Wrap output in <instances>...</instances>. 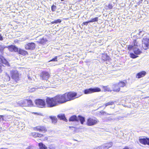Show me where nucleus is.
<instances>
[{
    "mask_svg": "<svg viewBox=\"0 0 149 149\" xmlns=\"http://www.w3.org/2000/svg\"><path fill=\"white\" fill-rule=\"evenodd\" d=\"M9 85H10L11 86H13V87H15L16 86V85H15V84H14V83L12 84H9Z\"/></svg>",
    "mask_w": 149,
    "mask_h": 149,
    "instance_id": "obj_49",
    "label": "nucleus"
},
{
    "mask_svg": "<svg viewBox=\"0 0 149 149\" xmlns=\"http://www.w3.org/2000/svg\"><path fill=\"white\" fill-rule=\"evenodd\" d=\"M11 73L12 74V79L14 80L15 82H16L19 79L17 71L16 70H13L11 71Z\"/></svg>",
    "mask_w": 149,
    "mask_h": 149,
    "instance_id": "obj_9",
    "label": "nucleus"
},
{
    "mask_svg": "<svg viewBox=\"0 0 149 149\" xmlns=\"http://www.w3.org/2000/svg\"><path fill=\"white\" fill-rule=\"evenodd\" d=\"M50 75L48 72L46 71L43 72L40 75V77L42 78V79L47 80L49 77Z\"/></svg>",
    "mask_w": 149,
    "mask_h": 149,
    "instance_id": "obj_11",
    "label": "nucleus"
},
{
    "mask_svg": "<svg viewBox=\"0 0 149 149\" xmlns=\"http://www.w3.org/2000/svg\"><path fill=\"white\" fill-rule=\"evenodd\" d=\"M35 113V114L37 113Z\"/></svg>",
    "mask_w": 149,
    "mask_h": 149,
    "instance_id": "obj_59",
    "label": "nucleus"
},
{
    "mask_svg": "<svg viewBox=\"0 0 149 149\" xmlns=\"http://www.w3.org/2000/svg\"><path fill=\"white\" fill-rule=\"evenodd\" d=\"M126 83V81L125 82L123 81H120L118 83V84L120 88V87H123L125 86Z\"/></svg>",
    "mask_w": 149,
    "mask_h": 149,
    "instance_id": "obj_22",
    "label": "nucleus"
},
{
    "mask_svg": "<svg viewBox=\"0 0 149 149\" xmlns=\"http://www.w3.org/2000/svg\"><path fill=\"white\" fill-rule=\"evenodd\" d=\"M141 42V40L139 38H137L136 39H134L133 41V45L135 47V48H136L138 47Z\"/></svg>",
    "mask_w": 149,
    "mask_h": 149,
    "instance_id": "obj_13",
    "label": "nucleus"
},
{
    "mask_svg": "<svg viewBox=\"0 0 149 149\" xmlns=\"http://www.w3.org/2000/svg\"><path fill=\"white\" fill-rule=\"evenodd\" d=\"M19 54L23 56H25L28 54V52L23 49L19 48Z\"/></svg>",
    "mask_w": 149,
    "mask_h": 149,
    "instance_id": "obj_18",
    "label": "nucleus"
},
{
    "mask_svg": "<svg viewBox=\"0 0 149 149\" xmlns=\"http://www.w3.org/2000/svg\"><path fill=\"white\" fill-rule=\"evenodd\" d=\"M2 71V70L1 68V66L0 65V72H1Z\"/></svg>",
    "mask_w": 149,
    "mask_h": 149,
    "instance_id": "obj_54",
    "label": "nucleus"
},
{
    "mask_svg": "<svg viewBox=\"0 0 149 149\" xmlns=\"http://www.w3.org/2000/svg\"><path fill=\"white\" fill-rule=\"evenodd\" d=\"M14 45H12L10 46H9L8 47V49L9 50L10 52H13V51L14 48Z\"/></svg>",
    "mask_w": 149,
    "mask_h": 149,
    "instance_id": "obj_35",
    "label": "nucleus"
},
{
    "mask_svg": "<svg viewBox=\"0 0 149 149\" xmlns=\"http://www.w3.org/2000/svg\"><path fill=\"white\" fill-rule=\"evenodd\" d=\"M0 64L7 65L8 64V62L3 56H1L0 58Z\"/></svg>",
    "mask_w": 149,
    "mask_h": 149,
    "instance_id": "obj_16",
    "label": "nucleus"
},
{
    "mask_svg": "<svg viewBox=\"0 0 149 149\" xmlns=\"http://www.w3.org/2000/svg\"><path fill=\"white\" fill-rule=\"evenodd\" d=\"M103 89L104 91H111V90L108 86H103Z\"/></svg>",
    "mask_w": 149,
    "mask_h": 149,
    "instance_id": "obj_30",
    "label": "nucleus"
},
{
    "mask_svg": "<svg viewBox=\"0 0 149 149\" xmlns=\"http://www.w3.org/2000/svg\"><path fill=\"white\" fill-rule=\"evenodd\" d=\"M27 77H28V79L29 80H31L32 79H31V77L29 75H28Z\"/></svg>",
    "mask_w": 149,
    "mask_h": 149,
    "instance_id": "obj_52",
    "label": "nucleus"
},
{
    "mask_svg": "<svg viewBox=\"0 0 149 149\" xmlns=\"http://www.w3.org/2000/svg\"><path fill=\"white\" fill-rule=\"evenodd\" d=\"M0 149H8L7 148H1Z\"/></svg>",
    "mask_w": 149,
    "mask_h": 149,
    "instance_id": "obj_57",
    "label": "nucleus"
},
{
    "mask_svg": "<svg viewBox=\"0 0 149 149\" xmlns=\"http://www.w3.org/2000/svg\"><path fill=\"white\" fill-rule=\"evenodd\" d=\"M139 141L142 144L149 145V138H141L139 139Z\"/></svg>",
    "mask_w": 149,
    "mask_h": 149,
    "instance_id": "obj_12",
    "label": "nucleus"
},
{
    "mask_svg": "<svg viewBox=\"0 0 149 149\" xmlns=\"http://www.w3.org/2000/svg\"><path fill=\"white\" fill-rule=\"evenodd\" d=\"M108 7L110 9H112L113 6L111 4H109L108 6Z\"/></svg>",
    "mask_w": 149,
    "mask_h": 149,
    "instance_id": "obj_46",
    "label": "nucleus"
},
{
    "mask_svg": "<svg viewBox=\"0 0 149 149\" xmlns=\"http://www.w3.org/2000/svg\"><path fill=\"white\" fill-rule=\"evenodd\" d=\"M57 104H61L67 102L65 94L63 95H58L54 97Z\"/></svg>",
    "mask_w": 149,
    "mask_h": 149,
    "instance_id": "obj_1",
    "label": "nucleus"
},
{
    "mask_svg": "<svg viewBox=\"0 0 149 149\" xmlns=\"http://www.w3.org/2000/svg\"><path fill=\"white\" fill-rule=\"evenodd\" d=\"M100 89L98 88H90L84 90V93L85 94H89L92 93L100 91Z\"/></svg>",
    "mask_w": 149,
    "mask_h": 149,
    "instance_id": "obj_8",
    "label": "nucleus"
},
{
    "mask_svg": "<svg viewBox=\"0 0 149 149\" xmlns=\"http://www.w3.org/2000/svg\"><path fill=\"white\" fill-rule=\"evenodd\" d=\"M35 102L37 107L40 108H43L46 105L44 100L38 99L35 100Z\"/></svg>",
    "mask_w": 149,
    "mask_h": 149,
    "instance_id": "obj_6",
    "label": "nucleus"
},
{
    "mask_svg": "<svg viewBox=\"0 0 149 149\" xmlns=\"http://www.w3.org/2000/svg\"><path fill=\"white\" fill-rule=\"evenodd\" d=\"M124 149H129V148L127 147H125Z\"/></svg>",
    "mask_w": 149,
    "mask_h": 149,
    "instance_id": "obj_56",
    "label": "nucleus"
},
{
    "mask_svg": "<svg viewBox=\"0 0 149 149\" xmlns=\"http://www.w3.org/2000/svg\"><path fill=\"white\" fill-rule=\"evenodd\" d=\"M56 6L53 5L51 7V10L52 11H55L56 9Z\"/></svg>",
    "mask_w": 149,
    "mask_h": 149,
    "instance_id": "obj_38",
    "label": "nucleus"
},
{
    "mask_svg": "<svg viewBox=\"0 0 149 149\" xmlns=\"http://www.w3.org/2000/svg\"><path fill=\"white\" fill-rule=\"evenodd\" d=\"M46 102L48 107H52L57 105L54 97H47L46 99Z\"/></svg>",
    "mask_w": 149,
    "mask_h": 149,
    "instance_id": "obj_2",
    "label": "nucleus"
},
{
    "mask_svg": "<svg viewBox=\"0 0 149 149\" xmlns=\"http://www.w3.org/2000/svg\"><path fill=\"white\" fill-rule=\"evenodd\" d=\"M99 122L96 118H89L87 119V125L88 126H91L96 124Z\"/></svg>",
    "mask_w": 149,
    "mask_h": 149,
    "instance_id": "obj_7",
    "label": "nucleus"
},
{
    "mask_svg": "<svg viewBox=\"0 0 149 149\" xmlns=\"http://www.w3.org/2000/svg\"><path fill=\"white\" fill-rule=\"evenodd\" d=\"M109 56H108L107 54H104L102 57V59L104 61L109 60Z\"/></svg>",
    "mask_w": 149,
    "mask_h": 149,
    "instance_id": "obj_29",
    "label": "nucleus"
},
{
    "mask_svg": "<svg viewBox=\"0 0 149 149\" xmlns=\"http://www.w3.org/2000/svg\"><path fill=\"white\" fill-rule=\"evenodd\" d=\"M98 20V18L96 17L90 20H89V22H97Z\"/></svg>",
    "mask_w": 149,
    "mask_h": 149,
    "instance_id": "obj_33",
    "label": "nucleus"
},
{
    "mask_svg": "<svg viewBox=\"0 0 149 149\" xmlns=\"http://www.w3.org/2000/svg\"><path fill=\"white\" fill-rule=\"evenodd\" d=\"M6 78V81H9L10 80V77L9 75L7 73L5 74Z\"/></svg>",
    "mask_w": 149,
    "mask_h": 149,
    "instance_id": "obj_41",
    "label": "nucleus"
},
{
    "mask_svg": "<svg viewBox=\"0 0 149 149\" xmlns=\"http://www.w3.org/2000/svg\"><path fill=\"white\" fill-rule=\"evenodd\" d=\"M57 117L60 120H62L65 121L67 120L65 118L64 114H60L58 115Z\"/></svg>",
    "mask_w": 149,
    "mask_h": 149,
    "instance_id": "obj_20",
    "label": "nucleus"
},
{
    "mask_svg": "<svg viewBox=\"0 0 149 149\" xmlns=\"http://www.w3.org/2000/svg\"><path fill=\"white\" fill-rule=\"evenodd\" d=\"M108 115H110V114H107Z\"/></svg>",
    "mask_w": 149,
    "mask_h": 149,
    "instance_id": "obj_60",
    "label": "nucleus"
},
{
    "mask_svg": "<svg viewBox=\"0 0 149 149\" xmlns=\"http://www.w3.org/2000/svg\"><path fill=\"white\" fill-rule=\"evenodd\" d=\"M113 143L112 142H109L103 145L104 149H108L109 148L112 146Z\"/></svg>",
    "mask_w": 149,
    "mask_h": 149,
    "instance_id": "obj_19",
    "label": "nucleus"
},
{
    "mask_svg": "<svg viewBox=\"0 0 149 149\" xmlns=\"http://www.w3.org/2000/svg\"><path fill=\"white\" fill-rule=\"evenodd\" d=\"M141 32V31H140L139 32V33H140Z\"/></svg>",
    "mask_w": 149,
    "mask_h": 149,
    "instance_id": "obj_58",
    "label": "nucleus"
},
{
    "mask_svg": "<svg viewBox=\"0 0 149 149\" xmlns=\"http://www.w3.org/2000/svg\"><path fill=\"white\" fill-rule=\"evenodd\" d=\"M69 120L70 121H79V120L81 124L83 125L85 121V119L84 117L81 116H78L77 117L76 115H73L70 118Z\"/></svg>",
    "mask_w": 149,
    "mask_h": 149,
    "instance_id": "obj_3",
    "label": "nucleus"
},
{
    "mask_svg": "<svg viewBox=\"0 0 149 149\" xmlns=\"http://www.w3.org/2000/svg\"><path fill=\"white\" fill-rule=\"evenodd\" d=\"M113 91L115 92H119L120 88L118 83L113 85L112 86Z\"/></svg>",
    "mask_w": 149,
    "mask_h": 149,
    "instance_id": "obj_14",
    "label": "nucleus"
},
{
    "mask_svg": "<svg viewBox=\"0 0 149 149\" xmlns=\"http://www.w3.org/2000/svg\"><path fill=\"white\" fill-rule=\"evenodd\" d=\"M19 49L18 48L14 45L13 51L15 52H19Z\"/></svg>",
    "mask_w": 149,
    "mask_h": 149,
    "instance_id": "obj_39",
    "label": "nucleus"
},
{
    "mask_svg": "<svg viewBox=\"0 0 149 149\" xmlns=\"http://www.w3.org/2000/svg\"><path fill=\"white\" fill-rule=\"evenodd\" d=\"M48 148L49 149H56V147L53 144H50L48 146Z\"/></svg>",
    "mask_w": 149,
    "mask_h": 149,
    "instance_id": "obj_36",
    "label": "nucleus"
},
{
    "mask_svg": "<svg viewBox=\"0 0 149 149\" xmlns=\"http://www.w3.org/2000/svg\"><path fill=\"white\" fill-rule=\"evenodd\" d=\"M63 0H61V1H63Z\"/></svg>",
    "mask_w": 149,
    "mask_h": 149,
    "instance_id": "obj_61",
    "label": "nucleus"
},
{
    "mask_svg": "<svg viewBox=\"0 0 149 149\" xmlns=\"http://www.w3.org/2000/svg\"><path fill=\"white\" fill-rule=\"evenodd\" d=\"M96 148L97 149H104L103 145L101 146L96 147Z\"/></svg>",
    "mask_w": 149,
    "mask_h": 149,
    "instance_id": "obj_44",
    "label": "nucleus"
},
{
    "mask_svg": "<svg viewBox=\"0 0 149 149\" xmlns=\"http://www.w3.org/2000/svg\"><path fill=\"white\" fill-rule=\"evenodd\" d=\"M100 115H104V114H106V112L105 111H102L100 112Z\"/></svg>",
    "mask_w": 149,
    "mask_h": 149,
    "instance_id": "obj_45",
    "label": "nucleus"
},
{
    "mask_svg": "<svg viewBox=\"0 0 149 149\" xmlns=\"http://www.w3.org/2000/svg\"><path fill=\"white\" fill-rule=\"evenodd\" d=\"M33 135L34 137H41L42 136V135L38 133H34L33 134Z\"/></svg>",
    "mask_w": 149,
    "mask_h": 149,
    "instance_id": "obj_28",
    "label": "nucleus"
},
{
    "mask_svg": "<svg viewBox=\"0 0 149 149\" xmlns=\"http://www.w3.org/2000/svg\"><path fill=\"white\" fill-rule=\"evenodd\" d=\"M57 56H55L54 58H52V60H50L49 62L50 61H57Z\"/></svg>",
    "mask_w": 149,
    "mask_h": 149,
    "instance_id": "obj_42",
    "label": "nucleus"
},
{
    "mask_svg": "<svg viewBox=\"0 0 149 149\" xmlns=\"http://www.w3.org/2000/svg\"><path fill=\"white\" fill-rule=\"evenodd\" d=\"M137 36H136L134 35L133 36V39L134 40V39H135L136 38H137Z\"/></svg>",
    "mask_w": 149,
    "mask_h": 149,
    "instance_id": "obj_53",
    "label": "nucleus"
},
{
    "mask_svg": "<svg viewBox=\"0 0 149 149\" xmlns=\"http://www.w3.org/2000/svg\"><path fill=\"white\" fill-rule=\"evenodd\" d=\"M89 23H90V22H89V21H88L84 22L83 23V24L84 25H87V24Z\"/></svg>",
    "mask_w": 149,
    "mask_h": 149,
    "instance_id": "obj_47",
    "label": "nucleus"
},
{
    "mask_svg": "<svg viewBox=\"0 0 149 149\" xmlns=\"http://www.w3.org/2000/svg\"><path fill=\"white\" fill-rule=\"evenodd\" d=\"M130 55L131 57L133 58H136L138 57V56H136L135 54L132 53H131Z\"/></svg>",
    "mask_w": 149,
    "mask_h": 149,
    "instance_id": "obj_40",
    "label": "nucleus"
},
{
    "mask_svg": "<svg viewBox=\"0 0 149 149\" xmlns=\"http://www.w3.org/2000/svg\"><path fill=\"white\" fill-rule=\"evenodd\" d=\"M142 47L145 50L149 48V38L146 37H144L142 40Z\"/></svg>",
    "mask_w": 149,
    "mask_h": 149,
    "instance_id": "obj_5",
    "label": "nucleus"
},
{
    "mask_svg": "<svg viewBox=\"0 0 149 149\" xmlns=\"http://www.w3.org/2000/svg\"><path fill=\"white\" fill-rule=\"evenodd\" d=\"M24 39V40H26L28 38L26 37H25Z\"/></svg>",
    "mask_w": 149,
    "mask_h": 149,
    "instance_id": "obj_55",
    "label": "nucleus"
},
{
    "mask_svg": "<svg viewBox=\"0 0 149 149\" xmlns=\"http://www.w3.org/2000/svg\"><path fill=\"white\" fill-rule=\"evenodd\" d=\"M134 53L136 55H139L142 53V52L139 49H137L136 47L134 49Z\"/></svg>",
    "mask_w": 149,
    "mask_h": 149,
    "instance_id": "obj_24",
    "label": "nucleus"
},
{
    "mask_svg": "<svg viewBox=\"0 0 149 149\" xmlns=\"http://www.w3.org/2000/svg\"><path fill=\"white\" fill-rule=\"evenodd\" d=\"M3 40V38L1 34H0V40Z\"/></svg>",
    "mask_w": 149,
    "mask_h": 149,
    "instance_id": "obj_50",
    "label": "nucleus"
},
{
    "mask_svg": "<svg viewBox=\"0 0 149 149\" xmlns=\"http://www.w3.org/2000/svg\"><path fill=\"white\" fill-rule=\"evenodd\" d=\"M113 120L112 118L111 117H109L107 118V121H111Z\"/></svg>",
    "mask_w": 149,
    "mask_h": 149,
    "instance_id": "obj_48",
    "label": "nucleus"
},
{
    "mask_svg": "<svg viewBox=\"0 0 149 149\" xmlns=\"http://www.w3.org/2000/svg\"><path fill=\"white\" fill-rule=\"evenodd\" d=\"M36 45L33 42L28 43L25 45V48L26 49L32 50L35 48Z\"/></svg>",
    "mask_w": 149,
    "mask_h": 149,
    "instance_id": "obj_10",
    "label": "nucleus"
},
{
    "mask_svg": "<svg viewBox=\"0 0 149 149\" xmlns=\"http://www.w3.org/2000/svg\"><path fill=\"white\" fill-rule=\"evenodd\" d=\"M49 118L52 120V122L54 124L56 123L57 122V119L56 117L54 116H50Z\"/></svg>",
    "mask_w": 149,
    "mask_h": 149,
    "instance_id": "obj_25",
    "label": "nucleus"
},
{
    "mask_svg": "<svg viewBox=\"0 0 149 149\" xmlns=\"http://www.w3.org/2000/svg\"><path fill=\"white\" fill-rule=\"evenodd\" d=\"M124 118V116H119L118 118V119L119 120L121 119L122 118Z\"/></svg>",
    "mask_w": 149,
    "mask_h": 149,
    "instance_id": "obj_51",
    "label": "nucleus"
},
{
    "mask_svg": "<svg viewBox=\"0 0 149 149\" xmlns=\"http://www.w3.org/2000/svg\"><path fill=\"white\" fill-rule=\"evenodd\" d=\"M25 149H35V147L32 146H29Z\"/></svg>",
    "mask_w": 149,
    "mask_h": 149,
    "instance_id": "obj_43",
    "label": "nucleus"
},
{
    "mask_svg": "<svg viewBox=\"0 0 149 149\" xmlns=\"http://www.w3.org/2000/svg\"><path fill=\"white\" fill-rule=\"evenodd\" d=\"M61 20L60 19H58L56 20H54V21H53L51 22V23L52 24H57L58 23H61Z\"/></svg>",
    "mask_w": 149,
    "mask_h": 149,
    "instance_id": "obj_32",
    "label": "nucleus"
},
{
    "mask_svg": "<svg viewBox=\"0 0 149 149\" xmlns=\"http://www.w3.org/2000/svg\"><path fill=\"white\" fill-rule=\"evenodd\" d=\"M33 106V104L32 101L30 100H27L26 106L31 107Z\"/></svg>",
    "mask_w": 149,
    "mask_h": 149,
    "instance_id": "obj_26",
    "label": "nucleus"
},
{
    "mask_svg": "<svg viewBox=\"0 0 149 149\" xmlns=\"http://www.w3.org/2000/svg\"><path fill=\"white\" fill-rule=\"evenodd\" d=\"M66 97L67 102L70 101L78 97L79 96H77V94L75 92H70L68 93H65Z\"/></svg>",
    "mask_w": 149,
    "mask_h": 149,
    "instance_id": "obj_4",
    "label": "nucleus"
},
{
    "mask_svg": "<svg viewBox=\"0 0 149 149\" xmlns=\"http://www.w3.org/2000/svg\"><path fill=\"white\" fill-rule=\"evenodd\" d=\"M6 47V46L4 45H0V51L1 53L3 52L4 49Z\"/></svg>",
    "mask_w": 149,
    "mask_h": 149,
    "instance_id": "obj_31",
    "label": "nucleus"
},
{
    "mask_svg": "<svg viewBox=\"0 0 149 149\" xmlns=\"http://www.w3.org/2000/svg\"><path fill=\"white\" fill-rule=\"evenodd\" d=\"M113 104L114 102L112 101L109 102L105 104V107H106L108 105H112Z\"/></svg>",
    "mask_w": 149,
    "mask_h": 149,
    "instance_id": "obj_37",
    "label": "nucleus"
},
{
    "mask_svg": "<svg viewBox=\"0 0 149 149\" xmlns=\"http://www.w3.org/2000/svg\"><path fill=\"white\" fill-rule=\"evenodd\" d=\"M47 39L45 38H42L40 39L39 40V41H38V42L39 43H41V44H43L47 42Z\"/></svg>",
    "mask_w": 149,
    "mask_h": 149,
    "instance_id": "obj_27",
    "label": "nucleus"
},
{
    "mask_svg": "<svg viewBox=\"0 0 149 149\" xmlns=\"http://www.w3.org/2000/svg\"><path fill=\"white\" fill-rule=\"evenodd\" d=\"M134 49L135 47L133 44L131 45H129L128 47V49L129 50H130L132 49H133L134 50Z\"/></svg>",
    "mask_w": 149,
    "mask_h": 149,
    "instance_id": "obj_34",
    "label": "nucleus"
},
{
    "mask_svg": "<svg viewBox=\"0 0 149 149\" xmlns=\"http://www.w3.org/2000/svg\"><path fill=\"white\" fill-rule=\"evenodd\" d=\"M146 72L144 71H143L137 73L136 77L138 79L144 77L146 74Z\"/></svg>",
    "mask_w": 149,
    "mask_h": 149,
    "instance_id": "obj_17",
    "label": "nucleus"
},
{
    "mask_svg": "<svg viewBox=\"0 0 149 149\" xmlns=\"http://www.w3.org/2000/svg\"><path fill=\"white\" fill-rule=\"evenodd\" d=\"M27 100H23L20 101L19 104L22 106L26 107Z\"/></svg>",
    "mask_w": 149,
    "mask_h": 149,
    "instance_id": "obj_21",
    "label": "nucleus"
},
{
    "mask_svg": "<svg viewBox=\"0 0 149 149\" xmlns=\"http://www.w3.org/2000/svg\"><path fill=\"white\" fill-rule=\"evenodd\" d=\"M35 129L36 130L40 132H45L47 131V129L45 127L43 126H39L36 127Z\"/></svg>",
    "mask_w": 149,
    "mask_h": 149,
    "instance_id": "obj_15",
    "label": "nucleus"
},
{
    "mask_svg": "<svg viewBox=\"0 0 149 149\" xmlns=\"http://www.w3.org/2000/svg\"><path fill=\"white\" fill-rule=\"evenodd\" d=\"M38 146L40 149H47V147L42 143H39Z\"/></svg>",
    "mask_w": 149,
    "mask_h": 149,
    "instance_id": "obj_23",
    "label": "nucleus"
}]
</instances>
